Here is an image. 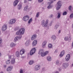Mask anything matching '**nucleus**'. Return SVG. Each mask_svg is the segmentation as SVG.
<instances>
[{"label": "nucleus", "mask_w": 73, "mask_h": 73, "mask_svg": "<svg viewBox=\"0 0 73 73\" xmlns=\"http://www.w3.org/2000/svg\"><path fill=\"white\" fill-rule=\"evenodd\" d=\"M49 21L48 19L46 20H42V21L41 25L43 27H47L48 23H49Z\"/></svg>", "instance_id": "obj_1"}, {"label": "nucleus", "mask_w": 73, "mask_h": 73, "mask_svg": "<svg viewBox=\"0 0 73 73\" xmlns=\"http://www.w3.org/2000/svg\"><path fill=\"white\" fill-rule=\"evenodd\" d=\"M25 32V29L22 28L16 33V34L17 35H23L24 34Z\"/></svg>", "instance_id": "obj_2"}, {"label": "nucleus", "mask_w": 73, "mask_h": 73, "mask_svg": "<svg viewBox=\"0 0 73 73\" xmlns=\"http://www.w3.org/2000/svg\"><path fill=\"white\" fill-rule=\"evenodd\" d=\"M53 3V1L51 0L50 1V2L48 3L47 5H48V6H47V8L48 9H50V8L53 7V5H51V4Z\"/></svg>", "instance_id": "obj_3"}, {"label": "nucleus", "mask_w": 73, "mask_h": 73, "mask_svg": "<svg viewBox=\"0 0 73 73\" xmlns=\"http://www.w3.org/2000/svg\"><path fill=\"white\" fill-rule=\"evenodd\" d=\"M16 21L15 19H11L9 21V23L11 25H12L16 23Z\"/></svg>", "instance_id": "obj_4"}, {"label": "nucleus", "mask_w": 73, "mask_h": 73, "mask_svg": "<svg viewBox=\"0 0 73 73\" xmlns=\"http://www.w3.org/2000/svg\"><path fill=\"white\" fill-rule=\"evenodd\" d=\"M57 6L56 7V10H59L61 8V1H59L57 3Z\"/></svg>", "instance_id": "obj_5"}, {"label": "nucleus", "mask_w": 73, "mask_h": 73, "mask_svg": "<svg viewBox=\"0 0 73 73\" xmlns=\"http://www.w3.org/2000/svg\"><path fill=\"white\" fill-rule=\"evenodd\" d=\"M35 52H36V48H33L30 51V55L32 56V55H33V54L35 53Z\"/></svg>", "instance_id": "obj_6"}, {"label": "nucleus", "mask_w": 73, "mask_h": 73, "mask_svg": "<svg viewBox=\"0 0 73 73\" xmlns=\"http://www.w3.org/2000/svg\"><path fill=\"white\" fill-rule=\"evenodd\" d=\"M7 29V25H3V27H2L1 30L3 32H5Z\"/></svg>", "instance_id": "obj_7"}, {"label": "nucleus", "mask_w": 73, "mask_h": 73, "mask_svg": "<svg viewBox=\"0 0 73 73\" xmlns=\"http://www.w3.org/2000/svg\"><path fill=\"white\" fill-rule=\"evenodd\" d=\"M69 66V64L68 63H65L63 64H62V68L64 69L65 68H67Z\"/></svg>", "instance_id": "obj_8"}, {"label": "nucleus", "mask_w": 73, "mask_h": 73, "mask_svg": "<svg viewBox=\"0 0 73 73\" xmlns=\"http://www.w3.org/2000/svg\"><path fill=\"white\" fill-rule=\"evenodd\" d=\"M35 70L36 71H37L38 70H39L40 69V65H36L34 68Z\"/></svg>", "instance_id": "obj_9"}, {"label": "nucleus", "mask_w": 73, "mask_h": 73, "mask_svg": "<svg viewBox=\"0 0 73 73\" xmlns=\"http://www.w3.org/2000/svg\"><path fill=\"white\" fill-rule=\"evenodd\" d=\"M19 3V0H15L13 2V5L14 7H16L17 5V4Z\"/></svg>", "instance_id": "obj_10"}, {"label": "nucleus", "mask_w": 73, "mask_h": 73, "mask_svg": "<svg viewBox=\"0 0 73 73\" xmlns=\"http://www.w3.org/2000/svg\"><path fill=\"white\" fill-rule=\"evenodd\" d=\"M36 38H37V35L36 34H34L31 37V40H35Z\"/></svg>", "instance_id": "obj_11"}, {"label": "nucleus", "mask_w": 73, "mask_h": 73, "mask_svg": "<svg viewBox=\"0 0 73 73\" xmlns=\"http://www.w3.org/2000/svg\"><path fill=\"white\" fill-rule=\"evenodd\" d=\"M70 54H68L67 55L65 58L66 61H68L70 59Z\"/></svg>", "instance_id": "obj_12"}, {"label": "nucleus", "mask_w": 73, "mask_h": 73, "mask_svg": "<svg viewBox=\"0 0 73 73\" xmlns=\"http://www.w3.org/2000/svg\"><path fill=\"white\" fill-rule=\"evenodd\" d=\"M22 36H21L20 37L17 36L15 37L14 39V42H16L18 41L19 39H20L21 38Z\"/></svg>", "instance_id": "obj_13"}, {"label": "nucleus", "mask_w": 73, "mask_h": 73, "mask_svg": "<svg viewBox=\"0 0 73 73\" xmlns=\"http://www.w3.org/2000/svg\"><path fill=\"white\" fill-rule=\"evenodd\" d=\"M37 44V40H35L32 43V45L33 46H35Z\"/></svg>", "instance_id": "obj_14"}, {"label": "nucleus", "mask_w": 73, "mask_h": 73, "mask_svg": "<svg viewBox=\"0 0 73 73\" xmlns=\"http://www.w3.org/2000/svg\"><path fill=\"white\" fill-rule=\"evenodd\" d=\"M22 7V4L21 3H19V4L18 5L17 9L19 10H20L21 9Z\"/></svg>", "instance_id": "obj_15"}, {"label": "nucleus", "mask_w": 73, "mask_h": 73, "mask_svg": "<svg viewBox=\"0 0 73 73\" xmlns=\"http://www.w3.org/2000/svg\"><path fill=\"white\" fill-rule=\"evenodd\" d=\"M16 45V44L12 42L10 44V47L11 48H13V47H15Z\"/></svg>", "instance_id": "obj_16"}, {"label": "nucleus", "mask_w": 73, "mask_h": 73, "mask_svg": "<svg viewBox=\"0 0 73 73\" xmlns=\"http://www.w3.org/2000/svg\"><path fill=\"white\" fill-rule=\"evenodd\" d=\"M11 64H15V62H16L15 59L14 58L12 59L11 61Z\"/></svg>", "instance_id": "obj_17"}, {"label": "nucleus", "mask_w": 73, "mask_h": 73, "mask_svg": "<svg viewBox=\"0 0 73 73\" xmlns=\"http://www.w3.org/2000/svg\"><path fill=\"white\" fill-rule=\"evenodd\" d=\"M64 53H65V52L64 51H63L61 52V53H60V57H61L63 56V55H64Z\"/></svg>", "instance_id": "obj_18"}, {"label": "nucleus", "mask_w": 73, "mask_h": 73, "mask_svg": "<svg viewBox=\"0 0 73 73\" xmlns=\"http://www.w3.org/2000/svg\"><path fill=\"white\" fill-rule=\"evenodd\" d=\"M46 41H44L43 42L42 45V47L43 48H45V47L46 44Z\"/></svg>", "instance_id": "obj_19"}, {"label": "nucleus", "mask_w": 73, "mask_h": 73, "mask_svg": "<svg viewBox=\"0 0 73 73\" xmlns=\"http://www.w3.org/2000/svg\"><path fill=\"white\" fill-rule=\"evenodd\" d=\"M30 42L29 40H27V42L25 43V45L26 46H28L29 45Z\"/></svg>", "instance_id": "obj_20"}, {"label": "nucleus", "mask_w": 73, "mask_h": 73, "mask_svg": "<svg viewBox=\"0 0 73 73\" xmlns=\"http://www.w3.org/2000/svg\"><path fill=\"white\" fill-rule=\"evenodd\" d=\"M24 52H25V51L24 50H22L20 51V54H21V55L23 54L24 53Z\"/></svg>", "instance_id": "obj_21"}, {"label": "nucleus", "mask_w": 73, "mask_h": 73, "mask_svg": "<svg viewBox=\"0 0 73 73\" xmlns=\"http://www.w3.org/2000/svg\"><path fill=\"white\" fill-rule=\"evenodd\" d=\"M47 59L48 61H50L52 60V57L50 56H48L47 57Z\"/></svg>", "instance_id": "obj_22"}, {"label": "nucleus", "mask_w": 73, "mask_h": 73, "mask_svg": "<svg viewBox=\"0 0 73 73\" xmlns=\"http://www.w3.org/2000/svg\"><path fill=\"white\" fill-rule=\"evenodd\" d=\"M11 69H12L11 67H9L7 68V72H11Z\"/></svg>", "instance_id": "obj_23"}, {"label": "nucleus", "mask_w": 73, "mask_h": 73, "mask_svg": "<svg viewBox=\"0 0 73 73\" xmlns=\"http://www.w3.org/2000/svg\"><path fill=\"white\" fill-rule=\"evenodd\" d=\"M43 52H44V50L42 49H41L39 50L38 54H41Z\"/></svg>", "instance_id": "obj_24"}, {"label": "nucleus", "mask_w": 73, "mask_h": 73, "mask_svg": "<svg viewBox=\"0 0 73 73\" xmlns=\"http://www.w3.org/2000/svg\"><path fill=\"white\" fill-rule=\"evenodd\" d=\"M59 27V25H55L54 28L55 29H56V30H57L58 29V28Z\"/></svg>", "instance_id": "obj_25"}, {"label": "nucleus", "mask_w": 73, "mask_h": 73, "mask_svg": "<svg viewBox=\"0 0 73 73\" xmlns=\"http://www.w3.org/2000/svg\"><path fill=\"white\" fill-rule=\"evenodd\" d=\"M51 39L53 40H55L56 39V37L55 36H52L51 38Z\"/></svg>", "instance_id": "obj_26"}, {"label": "nucleus", "mask_w": 73, "mask_h": 73, "mask_svg": "<svg viewBox=\"0 0 73 73\" xmlns=\"http://www.w3.org/2000/svg\"><path fill=\"white\" fill-rule=\"evenodd\" d=\"M40 12H37L36 14V17H39V16H40Z\"/></svg>", "instance_id": "obj_27"}, {"label": "nucleus", "mask_w": 73, "mask_h": 73, "mask_svg": "<svg viewBox=\"0 0 73 73\" xmlns=\"http://www.w3.org/2000/svg\"><path fill=\"white\" fill-rule=\"evenodd\" d=\"M33 21V19H30L29 21L28 22V24H31V23H32V21Z\"/></svg>", "instance_id": "obj_28"}, {"label": "nucleus", "mask_w": 73, "mask_h": 73, "mask_svg": "<svg viewBox=\"0 0 73 73\" xmlns=\"http://www.w3.org/2000/svg\"><path fill=\"white\" fill-rule=\"evenodd\" d=\"M15 54L17 57H19V51H17L15 53Z\"/></svg>", "instance_id": "obj_29"}, {"label": "nucleus", "mask_w": 73, "mask_h": 73, "mask_svg": "<svg viewBox=\"0 0 73 73\" xmlns=\"http://www.w3.org/2000/svg\"><path fill=\"white\" fill-rule=\"evenodd\" d=\"M6 64H10V62H11V61L10 60H7L6 61Z\"/></svg>", "instance_id": "obj_30"}, {"label": "nucleus", "mask_w": 73, "mask_h": 73, "mask_svg": "<svg viewBox=\"0 0 73 73\" xmlns=\"http://www.w3.org/2000/svg\"><path fill=\"white\" fill-rule=\"evenodd\" d=\"M48 47L49 48H52V44H49L48 45Z\"/></svg>", "instance_id": "obj_31"}, {"label": "nucleus", "mask_w": 73, "mask_h": 73, "mask_svg": "<svg viewBox=\"0 0 73 73\" xmlns=\"http://www.w3.org/2000/svg\"><path fill=\"white\" fill-rule=\"evenodd\" d=\"M60 16H61V14H60V13H58V16H57L58 18V19H59V18H60Z\"/></svg>", "instance_id": "obj_32"}, {"label": "nucleus", "mask_w": 73, "mask_h": 73, "mask_svg": "<svg viewBox=\"0 0 73 73\" xmlns=\"http://www.w3.org/2000/svg\"><path fill=\"white\" fill-rule=\"evenodd\" d=\"M26 18H27V19H29V16L27 15L26 16H24L23 19H25Z\"/></svg>", "instance_id": "obj_33"}, {"label": "nucleus", "mask_w": 73, "mask_h": 73, "mask_svg": "<svg viewBox=\"0 0 73 73\" xmlns=\"http://www.w3.org/2000/svg\"><path fill=\"white\" fill-rule=\"evenodd\" d=\"M33 62H33V61L31 60L29 62V64L30 65H32V64H33Z\"/></svg>", "instance_id": "obj_34"}, {"label": "nucleus", "mask_w": 73, "mask_h": 73, "mask_svg": "<svg viewBox=\"0 0 73 73\" xmlns=\"http://www.w3.org/2000/svg\"><path fill=\"white\" fill-rule=\"evenodd\" d=\"M28 6H26L24 8V10L25 11H27V10H28Z\"/></svg>", "instance_id": "obj_35"}, {"label": "nucleus", "mask_w": 73, "mask_h": 73, "mask_svg": "<svg viewBox=\"0 0 73 73\" xmlns=\"http://www.w3.org/2000/svg\"><path fill=\"white\" fill-rule=\"evenodd\" d=\"M66 14H67V12L66 11H64L63 13V16H65V15H66Z\"/></svg>", "instance_id": "obj_36"}, {"label": "nucleus", "mask_w": 73, "mask_h": 73, "mask_svg": "<svg viewBox=\"0 0 73 73\" xmlns=\"http://www.w3.org/2000/svg\"><path fill=\"white\" fill-rule=\"evenodd\" d=\"M64 40H65V41H67L68 40V36H65V37Z\"/></svg>", "instance_id": "obj_37"}, {"label": "nucleus", "mask_w": 73, "mask_h": 73, "mask_svg": "<svg viewBox=\"0 0 73 73\" xmlns=\"http://www.w3.org/2000/svg\"><path fill=\"white\" fill-rule=\"evenodd\" d=\"M41 56L42 57H44V56H45V54L44 52H43L41 54Z\"/></svg>", "instance_id": "obj_38"}, {"label": "nucleus", "mask_w": 73, "mask_h": 73, "mask_svg": "<svg viewBox=\"0 0 73 73\" xmlns=\"http://www.w3.org/2000/svg\"><path fill=\"white\" fill-rule=\"evenodd\" d=\"M60 64V62L58 60H57L56 62V64L58 65Z\"/></svg>", "instance_id": "obj_39"}, {"label": "nucleus", "mask_w": 73, "mask_h": 73, "mask_svg": "<svg viewBox=\"0 0 73 73\" xmlns=\"http://www.w3.org/2000/svg\"><path fill=\"white\" fill-rule=\"evenodd\" d=\"M48 51H46L44 53L45 56H46V54H48Z\"/></svg>", "instance_id": "obj_40"}, {"label": "nucleus", "mask_w": 73, "mask_h": 73, "mask_svg": "<svg viewBox=\"0 0 73 73\" xmlns=\"http://www.w3.org/2000/svg\"><path fill=\"white\" fill-rule=\"evenodd\" d=\"M70 19H72L73 17V14H72L70 16Z\"/></svg>", "instance_id": "obj_41"}, {"label": "nucleus", "mask_w": 73, "mask_h": 73, "mask_svg": "<svg viewBox=\"0 0 73 73\" xmlns=\"http://www.w3.org/2000/svg\"><path fill=\"white\" fill-rule=\"evenodd\" d=\"M53 17V15L52 14H51L49 16V17L50 18H52Z\"/></svg>", "instance_id": "obj_42"}, {"label": "nucleus", "mask_w": 73, "mask_h": 73, "mask_svg": "<svg viewBox=\"0 0 73 73\" xmlns=\"http://www.w3.org/2000/svg\"><path fill=\"white\" fill-rule=\"evenodd\" d=\"M23 21H27L28 19H23Z\"/></svg>", "instance_id": "obj_43"}, {"label": "nucleus", "mask_w": 73, "mask_h": 73, "mask_svg": "<svg viewBox=\"0 0 73 73\" xmlns=\"http://www.w3.org/2000/svg\"><path fill=\"white\" fill-rule=\"evenodd\" d=\"M43 1V0H38V2L39 3H41Z\"/></svg>", "instance_id": "obj_44"}, {"label": "nucleus", "mask_w": 73, "mask_h": 73, "mask_svg": "<svg viewBox=\"0 0 73 73\" xmlns=\"http://www.w3.org/2000/svg\"><path fill=\"white\" fill-rule=\"evenodd\" d=\"M20 73H23V70L21 69L20 71Z\"/></svg>", "instance_id": "obj_45"}, {"label": "nucleus", "mask_w": 73, "mask_h": 73, "mask_svg": "<svg viewBox=\"0 0 73 73\" xmlns=\"http://www.w3.org/2000/svg\"><path fill=\"white\" fill-rule=\"evenodd\" d=\"M52 21H51V22L50 23V24H49V25L50 26H51V25H52Z\"/></svg>", "instance_id": "obj_46"}, {"label": "nucleus", "mask_w": 73, "mask_h": 73, "mask_svg": "<svg viewBox=\"0 0 73 73\" xmlns=\"http://www.w3.org/2000/svg\"><path fill=\"white\" fill-rule=\"evenodd\" d=\"M68 8H69V10H71V9L72 8V7L71 6H70L69 7H68Z\"/></svg>", "instance_id": "obj_47"}, {"label": "nucleus", "mask_w": 73, "mask_h": 73, "mask_svg": "<svg viewBox=\"0 0 73 73\" xmlns=\"http://www.w3.org/2000/svg\"><path fill=\"white\" fill-rule=\"evenodd\" d=\"M2 43V39L0 38V44H1Z\"/></svg>", "instance_id": "obj_48"}, {"label": "nucleus", "mask_w": 73, "mask_h": 73, "mask_svg": "<svg viewBox=\"0 0 73 73\" xmlns=\"http://www.w3.org/2000/svg\"><path fill=\"white\" fill-rule=\"evenodd\" d=\"M36 33H39V30H36Z\"/></svg>", "instance_id": "obj_49"}, {"label": "nucleus", "mask_w": 73, "mask_h": 73, "mask_svg": "<svg viewBox=\"0 0 73 73\" xmlns=\"http://www.w3.org/2000/svg\"><path fill=\"white\" fill-rule=\"evenodd\" d=\"M12 57V56L9 55V59H11V57Z\"/></svg>", "instance_id": "obj_50"}, {"label": "nucleus", "mask_w": 73, "mask_h": 73, "mask_svg": "<svg viewBox=\"0 0 73 73\" xmlns=\"http://www.w3.org/2000/svg\"><path fill=\"white\" fill-rule=\"evenodd\" d=\"M72 39V38L71 36H70L69 38H68V39L69 40H70Z\"/></svg>", "instance_id": "obj_51"}, {"label": "nucleus", "mask_w": 73, "mask_h": 73, "mask_svg": "<svg viewBox=\"0 0 73 73\" xmlns=\"http://www.w3.org/2000/svg\"><path fill=\"white\" fill-rule=\"evenodd\" d=\"M6 67H7V65H4V68H6Z\"/></svg>", "instance_id": "obj_52"}, {"label": "nucleus", "mask_w": 73, "mask_h": 73, "mask_svg": "<svg viewBox=\"0 0 73 73\" xmlns=\"http://www.w3.org/2000/svg\"><path fill=\"white\" fill-rule=\"evenodd\" d=\"M24 1L25 3H27V0H24Z\"/></svg>", "instance_id": "obj_53"}, {"label": "nucleus", "mask_w": 73, "mask_h": 73, "mask_svg": "<svg viewBox=\"0 0 73 73\" xmlns=\"http://www.w3.org/2000/svg\"><path fill=\"white\" fill-rule=\"evenodd\" d=\"M58 33H61V30H59V31H58Z\"/></svg>", "instance_id": "obj_54"}, {"label": "nucleus", "mask_w": 73, "mask_h": 73, "mask_svg": "<svg viewBox=\"0 0 73 73\" xmlns=\"http://www.w3.org/2000/svg\"><path fill=\"white\" fill-rule=\"evenodd\" d=\"M52 0V1H53V2H54V1H56V0Z\"/></svg>", "instance_id": "obj_55"}, {"label": "nucleus", "mask_w": 73, "mask_h": 73, "mask_svg": "<svg viewBox=\"0 0 73 73\" xmlns=\"http://www.w3.org/2000/svg\"><path fill=\"white\" fill-rule=\"evenodd\" d=\"M1 53H0V57H1Z\"/></svg>", "instance_id": "obj_56"}, {"label": "nucleus", "mask_w": 73, "mask_h": 73, "mask_svg": "<svg viewBox=\"0 0 73 73\" xmlns=\"http://www.w3.org/2000/svg\"><path fill=\"white\" fill-rule=\"evenodd\" d=\"M31 8H32V7H30L29 8V9H31Z\"/></svg>", "instance_id": "obj_57"}, {"label": "nucleus", "mask_w": 73, "mask_h": 73, "mask_svg": "<svg viewBox=\"0 0 73 73\" xmlns=\"http://www.w3.org/2000/svg\"><path fill=\"white\" fill-rule=\"evenodd\" d=\"M28 0L30 1H32V0Z\"/></svg>", "instance_id": "obj_58"}, {"label": "nucleus", "mask_w": 73, "mask_h": 73, "mask_svg": "<svg viewBox=\"0 0 73 73\" xmlns=\"http://www.w3.org/2000/svg\"><path fill=\"white\" fill-rule=\"evenodd\" d=\"M72 66L73 67V63L72 64Z\"/></svg>", "instance_id": "obj_59"}, {"label": "nucleus", "mask_w": 73, "mask_h": 73, "mask_svg": "<svg viewBox=\"0 0 73 73\" xmlns=\"http://www.w3.org/2000/svg\"><path fill=\"white\" fill-rule=\"evenodd\" d=\"M0 73H4L3 72H0Z\"/></svg>", "instance_id": "obj_60"}, {"label": "nucleus", "mask_w": 73, "mask_h": 73, "mask_svg": "<svg viewBox=\"0 0 73 73\" xmlns=\"http://www.w3.org/2000/svg\"><path fill=\"white\" fill-rule=\"evenodd\" d=\"M1 12V8H0V12Z\"/></svg>", "instance_id": "obj_61"}]
</instances>
